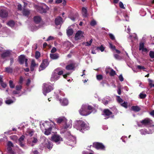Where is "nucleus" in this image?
Returning <instances> with one entry per match:
<instances>
[{
    "label": "nucleus",
    "mask_w": 154,
    "mask_h": 154,
    "mask_svg": "<svg viewBox=\"0 0 154 154\" xmlns=\"http://www.w3.org/2000/svg\"><path fill=\"white\" fill-rule=\"evenodd\" d=\"M40 125L42 131L45 130L44 134L47 135L50 134L52 129L54 128L53 125L51 124L50 122L47 121L40 122Z\"/></svg>",
    "instance_id": "nucleus-1"
},
{
    "label": "nucleus",
    "mask_w": 154,
    "mask_h": 154,
    "mask_svg": "<svg viewBox=\"0 0 154 154\" xmlns=\"http://www.w3.org/2000/svg\"><path fill=\"white\" fill-rule=\"evenodd\" d=\"M74 127L82 133H84V131L89 129L88 125L86 124L84 122L80 120L76 121Z\"/></svg>",
    "instance_id": "nucleus-2"
},
{
    "label": "nucleus",
    "mask_w": 154,
    "mask_h": 154,
    "mask_svg": "<svg viewBox=\"0 0 154 154\" xmlns=\"http://www.w3.org/2000/svg\"><path fill=\"white\" fill-rule=\"evenodd\" d=\"M54 89L53 85L50 83H45L43 84V93L46 96L47 93L50 92Z\"/></svg>",
    "instance_id": "nucleus-3"
},
{
    "label": "nucleus",
    "mask_w": 154,
    "mask_h": 154,
    "mask_svg": "<svg viewBox=\"0 0 154 154\" xmlns=\"http://www.w3.org/2000/svg\"><path fill=\"white\" fill-rule=\"evenodd\" d=\"M80 114L82 116H86L90 114L91 112L88 111L87 109V106L83 105L79 110Z\"/></svg>",
    "instance_id": "nucleus-4"
},
{
    "label": "nucleus",
    "mask_w": 154,
    "mask_h": 154,
    "mask_svg": "<svg viewBox=\"0 0 154 154\" xmlns=\"http://www.w3.org/2000/svg\"><path fill=\"white\" fill-rule=\"evenodd\" d=\"M140 122L141 124H138V125L139 126L142 127L143 126H146L151 125L152 123V121L149 119L147 118L141 121Z\"/></svg>",
    "instance_id": "nucleus-5"
},
{
    "label": "nucleus",
    "mask_w": 154,
    "mask_h": 154,
    "mask_svg": "<svg viewBox=\"0 0 154 154\" xmlns=\"http://www.w3.org/2000/svg\"><path fill=\"white\" fill-rule=\"evenodd\" d=\"M35 7V8H41V13H45L49 9L48 7L44 3L42 4L41 6L36 5Z\"/></svg>",
    "instance_id": "nucleus-6"
},
{
    "label": "nucleus",
    "mask_w": 154,
    "mask_h": 154,
    "mask_svg": "<svg viewBox=\"0 0 154 154\" xmlns=\"http://www.w3.org/2000/svg\"><path fill=\"white\" fill-rule=\"evenodd\" d=\"M52 141L54 142L57 144H59L60 141H63V139L60 136L58 135H54L51 137Z\"/></svg>",
    "instance_id": "nucleus-7"
},
{
    "label": "nucleus",
    "mask_w": 154,
    "mask_h": 154,
    "mask_svg": "<svg viewBox=\"0 0 154 154\" xmlns=\"http://www.w3.org/2000/svg\"><path fill=\"white\" fill-rule=\"evenodd\" d=\"M67 139L69 141L67 143L68 145L72 146L74 144L76 143V138L73 136L71 135H69Z\"/></svg>",
    "instance_id": "nucleus-8"
},
{
    "label": "nucleus",
    "mask_w": 154,
    "mask_h": 154,
    "mask_svg": "<svg viewBox=\"0 0 154 154\" xmlns=\"http://www.w3.org/2000/svg\"><path fill=\"white\" fill-rule=\"evenodd\" d=\"M65 123V125L64 128H63L61 130V133H63L64 131H65L66 129L68 128H70L72 126V121H69L68 122L66 121Z\"/></svg>",
    "instance_id": "nucleus-9"
},
{
    "label": "nucleus",
    "mask_w": 154,
    "mask_h": 154,
    "mask_svg": "<svg viewBox=\"0 0 154 154\" xmlns=\"http://www.w3.org/2000/svg\"><path fill=\"white\" fill-rule=\"evenodd\" d=\"M149 130V131H148L145 129H142L140 130V131L142 135L152 134L154 131V126L150 127Z\"/></svg>",
    "instance_id": "nucleus-10"
},
{
    "label": "nucleus",
    "mask_w": 154,
    "mask_h": 154,
    "mask_svg": "<svg viewBox=\"0 0 154 154\" xmlns=\"http://www.w3.org/2000/svg\"><path fill=\"white\" fill-rule=\"evenodd\" d=\"M48 64L49 63L47 60H43L42 63L40 65L39 67V71H40L44 70L48 66Z\"/></svg>",
    "instance_id": "nucleus-11"
},
{
    "label": "nucleus",
    "mask_w": 154,
    "mask_h": 154,
    "mask_svg": "<svg viewBox=\"0 0 154 154\" xmlns=\"http://www.w3.org/2000/svg\"><path fill=\"white\" fill-rule=\"evenodd\" d=\"M19 62L21 64H23L24 62H25V66L27 67L28 66V59L25 58L24 56L21 55L19 57Z\"/></svg>",
    "instance_id": "nucleus-12"
},
{
    "label": "nucleus",
    "mask_w": 154,
    "mask_h": 154,
    "mask_svg": "<svg viewBox=\"0 0 154 154\" xmlns=\"http://www.w3.org/2000/svg\"><path fill=\"white\" fill-rule=\"evenodd\" d=\"M93 146L97 149H105L104 146L102 143L98 142L94 143Z\"/></svg>",
    "instance_id": "nucleus-13"
},
{
    "label": "nucleus",
    "mask_w": 154,
    "mask_h": 154,
    "mask_svg": "<svg viewBox=\"0 0 154 154\" xmlns=\"http://www.w3.org/2000/svg\"><path fill=\"white\" fill-rule=\"evenodd\" d=\"M45 142L42 143L43 145L45 147L47 148L48 149H50L53 146V144L49 141H48L47 139H45Z\"/></svg>",
    "instance_id": "nucleus-14"
},
{
    "label": "nucleus",
    "mask_w": 154,
    "mask_h": 154,
    "mask_svg": "<svg viewBox=\"0 0 154 154\" xmlns=\"http://www.w3.org/2000/svg\"><path fill=\"white\" fill-rule=\"evenodd\" d=\"M139 50L141 51L143 54L147 53L148 50L146 48L144 47V44L143 43H140V44Z\"/></svg>",
    "instance_id": "nucleus-15"
},
{
    "label": "nucleus",
    "mask_w": 154,
    "mask_h": 154,
    "mask_svg": "<svg viewBox=\"0 0 154 154\" xmlns=\"http://www.w3.org/2000/svg\"><path fill=\"white\" fill-rule=\"evenodd\" d=\"M84 33L81 31L79 30L76 33L75 38V39H80L84 37Z\"/></svg>",
    "instance_id": "nucleus-16"
},
{
    "label": "nucleus",
    "mask_w": 154,
    "mask_h": 154,
    "mask_svg": "<svg viewBox=\"0 0 154 154\" xmlns=\"http://www.w3.org/2000/svg\"><path fill=\"white\" fill-rule=\"evenodd\" d=\"M12 51L10 50H7L1 54V57L3 58L9 56L11 54Z\"/></svg>",
    "instance_id": "nucleus-17"
},
{
    "label": "nucleus",
    "mask_w": 154,
    "mask_h": 154,
    "mask_svg": "<svg viewBox=\"0 0 154 154\" xmlns=\"http://www.w3.org/2000/svg\"><path fill=\"white\" fill-rule=\"evenodd\" d=\"M59 78L60 76L57 75L55 72H53L51 80V81H55L57 80Z\"/></svg>",
    "instance_id": "nucleus-18"
},
{
    "label": "nucleus",
    "mask_w": 154,
    "mask_h": 154,
    "mask_svg": "<svg viewBox=\"0 0 154 154\" xmlns=\"http://www.w3.org/2000/svg\"><path fill=\"white\" fill-rule=\"evenodd\" d=\"M8 15V12L5 10H2L0 11V16L2 18L7 17Z\"/></svg>",
    "instance_id": "nucleus-19"
},
{
    "label": "nucleus",
    "mask_w": 154,
    "mask_h": 154,
    "mask_svg": "<svg viewBox=\"0 0 154 154\" xmlns=\"http://www.w3.org/2000/svg\"><path fill=\"white\" fill-rule=\"evenodd\" d=\"M38 65V64L35 63L34 60H32L31 61V63L30 66V70L32 71H34L35 68L37 67Z\"/></svg>",
    "instance_id": "nucleus-20"
},
{
    "label": "nucleus",
    "mask_w": 154,
    "mask_h": 154,
    "mask_svg": "<svg viewBox=\"0 0 154 154\" xmlns=\"http://www.w3.org/2000/svg\"><path fill=\"white\" fill-rule=\"evenodd\" d=\"M55 23L56 25H59L62 23V20L60 17H58L55 19Z\"/></svg>",
    "instance_id": "nucleus-21"
},
{
    "label": "nucleus",
    "mask_w": 154,
    "mask_h": 154,
    "mask_svg": "<svg viewBox=\"0 0 154 154\" xmlns=\"http://www.w3.org/2000/svg\"><path fill=\"white\" fill-rule=\"evenodd\" d=\"M56 120L57 123H60L62 122H66V121H67V120L64 117H61L56 119Z\"/></svg>",
    "instance_id": "nucleus-22"
},
{
    "label": "nucleus",
    "mask_w": 154,
    "mask_h": 154,
    "mask_svg": "<svg viewBox=\"0 0 154 154\" xmlns=\"http://www.w3.org/2000/svg\"><path fill=\"white\" fill-rule=\"evenodd\" d=\"M22 13L24 16L28 17L30 14V11L28 9H23Z\"/></svg>",
    "instance_id": "nucleus-23"
},
{
    "label": "nucleus",
    "mask_w": 154,
    "mask_h": 154,
    "mask_svg": "<svg viewBox=\"0 0 154 154\" xmlns=\"http://www.w3.org/2000/svg\"><path fill=\"white\" fill-rule=\"evenodd\" d=\"M50 57L53 60L57 59L59 57V55L57 53L50 54Z\"/></svg>",
    "instance_id": "nucleus-24"
},
{
    "label": "nucleus",
    "mask_w": 154,
    "mask_h": 154,
    "mask_svg": "<svg viewBox=\"0 0 154 154\" xmlns=\"http://www.w3.org/2000/svg\"><path fill=\"white\" fill-rule=\"evenodd\" d=\"M61 105L63 106H66L68 104V100L66 99H64L62 100L60 99H59Z\"/></svg>",
    "instance_id": "nucleus-25"
},
{
    "label": "nucleus",
    "mask_w": 154,
    "mask_h": 154,
    "mask_svg": "<svg viewBox=\"0 0 154 154\" xmlns=\"http://www.w3.org/2000/svg\"><path fill=\"white\" fill-rule=\"evenodd\" d=\"M131 109L135 112H138L140 110V108L137 106H132L131 107Z\"/></svg>",
    "instance_id": "nucleus-26"
},
{
    "label": "nucleus",
    "mask_w": 154,
    "mask_h": 154,
    "mask_svg": "<svg viewBox=\"0 0 154 154\" xmlns=\"http://www.w3.org/2000/svg\"><path fill=\"white\" fill-rule=\"evenodd\" d=\"M42 19L41 17L39 16H35L34 18V20L35 22L36 23H38L41 21Z\"/></svg>",
    "instance_id": "nucleus-27"
},
{
    "label": "nucleus",
    "mask_w": 154,
    "mask_h": 154,
    "mask_svg": "<svg viewBox=\"0 0 154 154\" xmlns=\"http://www.w3.org/2000/svg\"><path fill=\"white\" fill-rule=\"evenodd\" d=\"M33 131L32 129H28L26 133V134L27 135H28L30 137H31L32 136L33 134Z\"/></svg>",
    "instance_id": "nucleus-28"
},
{
    "label": "nucleus",
    "mask_w": 154,
    "mask_h": 154,
    "mask_svg": "<svg viewBox=\"0 0 154 154\" xmlns=\"http://www.w3.org/2000/svg\"><path fill=\"white\" fill-rule=\"evenodd\" d=\"M24 137H25L24 136L22 135L19 139V144L22 147H23L24 146V144L23 143V141L24 139Z\"/></svg>",
    "instance_id": "nucleus-29"
},
{
    "label": "nucleus",
    "mask_w": 154,
    "mask_h": 154,
    "mask_svg": "<svg viewBox=\"0 0 154 154\" xmlns=\"http://www.w3.org/2000/svg\"><path fill=\"white\" fill-rule=\"evenodd\" d=\"M60 68H57L54 72H55V73L58 75H61L63 73V71L62 70L60 71Z\"/></svg>",
    "instance_id": "nucleus-30"
},
{
    "label": "nucleus",
    "mask_w": 154,
    "mask_h": 154,
    "mask_svg": "<svg viewBox=\"0 0 154 154\" xmlns=\"http://www.w3.org/2000/svg\"><path fill=\"white\" fill-rule=\"evenodd\" d=\"M82 14L84 17H87L88 14L87 13V10L85 8H82Z\"/></svg>",
    "instance_id": "nucleus-31"
},
{
    "label": "nucleus",
    "mask_w": 154,
    "mask_h": 154,
    "mask_svg": "<svg viewBox=\"0 0 154 154\" xmlns=\"http://www.w3.org/2000/svg\"><path fill=\"white\" fill-rule=\"evenodd\" d=\"M108 97L107 98L109 99V100H106L105 99H104L102 100V103L105 105L108 104L109 102L111 100V99L109 97Z\"/></svg>",
    "instance_id": "nucleus-32"
},
{
    "label": "nucleus",
    "mask_w": 154,
    "mask_h": 154,
    "mask_svg": "<svg viewBox=\"0 0 154 154\" xmlns=\"http://www.w3.org/2000/svg\"><path fill=\"white\" fill-rule=\"evenodd\" d=\"M7 25L9 26L13 27L15 25V23L14 21L13 20L9 21L7 23Z\"/></svg>",
    "instance_id": "nucleus-33"
},
{
    "label": "nucleus",
    "mask_w": 154,
    "mask_h": 154,
    "mask_svg": "<svg viewBox=\"0 0 154 154\" xmlns=\"http://www.w3.org/2000/svg\"><path fill=\"white\" fill-rule=\"evenodd\" d=\"M74 68V65L73 64H71L67 66L66 67V69L67 70H72Z\"/></svg>",
    "instance_id": "nucleus-34"
},
{
    "label": "nucleus",
    "mask_w": 154,
    "mask_h": 154,
    "mask_svg": "<svg viewBox=\"0 0 154 154\" xmlns=\"http://www.w3.org/2000/svg\"><path fill=\"white\" fill-rule=\"evenodd\" d=\"M148 80L149 82V85L150 86V87H154V81L150 79H148Z\"/></svg>",
    "instance_id": "nucleus-35"
},
{
    "label": "nucleus",
    "mask_w": 154,
    "mask_h": 154,
    "mask_svg": "<svg viewBox=\"0 0 154 154\" xmlns=\"http://www.w3.org/2000/svg\"><path fill=\"white\" fill-rule=\"evenodd\" d=\"M70 44V43L69 41H66L63 44V46L64 47L68 48L69 47Z\"/></svg>",
    "instance_id": "nucleus-36"
},
{
    "label": "nucleus",
    "mask_w": 154,
    "mask_h": 154,
    "mask_svg": "<svg viewBox=\"0 0 154 154\" xmlns=\"http://www.w3.org/2000/svg\"><path fill=\"white\" fill-rule=\"evenodd\" d=\"M104 114L106 116H109L112 114V112L108 109H105L104 111Z\"/></svg>",
    "instance_id": "nucleus-37"
},
{
    "label": "nucleus",
    "mask_w": 154,
    "mask_h": 154,
    "mask_svg": "<svg viewBox=\"0 0 154 154\" xmlns=\"http://www.w3.org/2000/svg\"><path fill=\"white\" fill-rule=\"evenodd\" d=\"M73 33V30L72 29H69L67 30V34L68 35H71Z\"/></svg>",
    "instance_id": "nucleus-38"
},
{
    "label": "nucleus",
    "mask_w": 154,
    "mask_h": 154,
    "mask_svg": "<svg viewBox=\"0 0 154 154\" xmlns=\"http://www.w3.org/2000/svg\"><path fill=\"white\" fill-rule=\"evenodd\" d=\"M7 100H5V103L6 104H10L11 103H13L14 101L12 100L8 99V98H7Z\"/></svg>",
    "instance_id": "nucleus-39"
},
{
    "label": "nucleus",
    "mask_w": 154,
    "mask_h": 154,
    "mask_svg": "<svg viewBox=\"0 0 154 154\" xmlns=\"http://www.w3.org/2000/svg\"><path fill=\"white\" fill-rule=\"evenodd\" d=\"M37 141V139L35 137H34L33 140H32V143L30 145L32 146H33L34 145V144L36 143Z\"/></svg>",
    "instance_id": "nucleus-40"
},
{
    "label": "nucleus",
    "mask_w": 154,
    "mask_h": 154,
    "mask_svg": "<svg viewBox=\"0 0 154 154\" xmlns=\"http://www.w3.org/2000/svg\"><path fill=\"white\" fill-rule=\"evenodd\" d=\"M134 38V39H137V35L135 34H134L133 36L130 35L128 38L129 39H130L131 42L132 41V39Z\"/></svg>",
    "instance_id": "nucleus-41"
},
{
    "label": "nucleus",
    "mask_w": 154,
    "mask_h": 154,
    "mask_svg": "<svg viewBox=\"0 0 154 154\" xmlns=\"http://www.w3.org/2000/svg\"><path fill=\"white\" fill-rule=\"evenodd\" d=\"M9 84L10 87L11 88H14L15 87V85L13 83V82L12 80H10L9 81Z\"/></svg>",
    "instance_id": "nucleus-42"
},
{
    "label": "nucleus",
    "mask_w": 154,
    "mask_h": 154,
    "mask_svg": "<svg viewBox=\"0 0 154 154\" xmlns=\"http://www.w3.org/2000/svg\"><path fill=\"white\" fill-rule=\"evenodd\" d=\"M5 70L8 73H12L13 72V69L10 67L6 68Z\"/></svg>",
    "instance_id": "nucleus-43"
},
{
    "label": "nucleus",
    "mask_w": 154,
    "mask_h": 154,
    "mask_svg": "<svg viewBox=\"0 0 154 154\" xmlns=\"http://www.w3.org/2000/svg\"><path fill=\"white\" fill-rule=\"evenodd\" d=\"M149 56L152 59H154V51H150L149 53Z\"/></svg>",
    "instance_id": "nucleus-44"
},
{
    "label": "nucleus",
    "mask_w": 154,
    "mask_h": 154,
    "mask_svg": "<svg viewBox=\"0 0 154 154\" xmlns=\"http://www.w3.org/2000/svg\"><path fill=\"white\" fill-rule=\"evenodd\" d=\"M121 105L125 108H128V103L127 102L125 101L124 103L121 104Z\"/></svg>",
    "instance_id": "nucleus-45"
},
{
    "label": "nucleus",
    "mask_w": 154,
    "mask_h": 154,
    "mask_svg": "<svg viewBox=\"0 0 154 154\" xmlns=\"http://www.w3.org/2000/svg\"><path fill=\"white\" fill-rule=\"evenodd\" d=\"M40 53L38 51H36L35 53V58L37 59L40 57Z\"/></svg>",
    "instance_id": "nucleus-46"
},
{
    "label": "nucleus",
    "mask_w": 154,
    "mask_h": 154,
    "mask_svg": "<svg viewBox=\"0 0 154 154\" xmlns=\"http://www.w3.org/2000/svg\"><path fill=\"white\" fill-rule=\"evenodd\" d=\"M117 101L120 103H122L123 102V100L119 96H117Z\"/></svg>",
    "instance_id": "nucleus-47"
},
{
    "label": "nucleus",
    "mask_w": 154,
    "mask_h": 154,
    "mask_svg": "<svg viewBox=\"0 0 154 154\" xmlns=\"http://www.w3.org/2000/svg\"><path fill=\"white\" fill-rule=\"evenodd\" d=\"M0 84L1 86L4 88H5L7 86V85L6 83L5 82H2L1 83H0Z\"/></svg>",
    "instance_id": "nucleus-48"
},
{
    "label": "nucleus",
    "mask_w": 154,
    "mask_h": 154,
    "mask_svg": "<svg viewBox=\"0 0 154 154\" xmlns=\"http://www.w3.org/2000/svg\"><path fill=\"white\" fill-rule=\"evenodd\" d=\"M114 56L115 58L117 60H120L122 59L120 56L117 54H114Z\"/></svg>",
    "instance_id": "nucleus-49"
},
{
    "label": "nucleus",
    "mask_w": 154,
    "mask_h": 154,
    "mask_svg": "<svg viewBox=\"0 0 154 154\" xmlns=\"http://www.w3.org/2000/svg\"><path fill=\"white\" fill-rule=\"evenodd\" d=\"M96 77L97 79L98 80H100L103 78V76L101 75H97Z\"/></svg>",
    "instance_id": "nucleus-50"
},
{
    "label": "nucleus",
    "mask_w": 154,
    "mask_h": 154,
    "mask_svg": "<svg viewBox=\"0 0 154 154\" xmlns=\"http://www.w3.org/2000/svg\"><path fill=\"white\" fill-rule=\"evenodd\" d=\"M109 35L110 38L112 40L115 39V37L114 35L112 33H109Z\"/></svg>",
    "instance_id": "nucleus-51"
},
{
    "label": "nucleus",
    "mask_w": 154,
    "mask_h": 154,
    "mask_svg": "<svg viewBox=\"0 0 154 154\" xmlns=\"http://www.w3.org/2000/svg\"><path fill=\"white\" fill-rule=\"evenodd\" d=\"M97 24L96 22L94 20H92L90 23L91 25L92 26H94Z\"/></svg>",
    "instance_id": "nucleus-52"
},
{
    "label": "nucleus",
    "mask_w": 154,
    "mask_h": 154,
    "mask_svg": "<svg viewBox=\"0 0 154 154\" xmlns=\"http://www.w3.org/2000/svg\"><path fill=\"white\" fill-rule=\"evenodd\" d=\"M109 48L112 49L113 51L115 50V46H113L111 43H109Z\"/></svg>",
    "instance_id": "nucleus-53"
},
{
    "label": "nucleus",
    "mask_w": 154,
    "mask_h": 154,
    "mask_svg": "<svg viewBox=\"0 0 154 154\" xmlns=\"http://www.w3.org/2000/svg\"><path fill=\"white\" fill-rule=\"evenodd\" d=\"M110 74L111 76H113L116 74V72L113 69H112L110 73Z\"/></svg>",
    "instance_id": "nucleus-54"
},
{
    "label": "nucleus",
    "mask_w": 154,
    "mask_h": 154,
    "mask_svg": "<svg viewBox=\"0 0 154 154\" xmlns=\"http://www.w3.org/2000/svg\"><path fill=\"white\" fill-rule=\"evenodd\" d=\"M137 68L138 69H143L144 71H145V69H146L145 67L143 66L140 65H138L137 66Z\"/></svg>",
    "instance_id": "nucleus-55"
},
{
    "label": "nucleus",
    "mask_w": 154,
    "mask_h": 154,
    "mask_svg": "<svg viewBox=\"0 0 154 154\" xmlns=\"http://www.w3.org/2000/svg\"><path fill=\"white\" fill-rule=\"evenodd\" d=\"M119 6L121 8L124 9L125 8V7H124L123 3L121 2H119Z\"/></svg>",
    "instance_id": "nucleus-56"
},
{
    "label": "nucleus",
    "mask_w": 154,
    "mask_h": 154,
    "mask_svg": "<svg viewBox=\"0 0 154 154\" xmlns=\"http://www.w3.org/2000/svg\"><path fill=\"white\" fill-rule=\"evenodd\" d=\"M16 89L17 91L20 90L22 88V86L20 85H17L16 86Z\"/></svg>",
    "instance_id": "nucleus-57"
},
{
    "label": "nucleus",
    "mask_w": 154,
    "mask_h": 154,
    "mask_svg": "<svg viewBox=\"0 0 154 154\" xmlns=\"http://www.w3.org/2000/svg\"><path fill=\"white\" fill-rule=\"evenodd\" d=\"M146 95L145 94L141 93L140 94V97L141 98H144L146 97Z\"/></svg>",
    "instance_id": "nucleus-58"
},
{
    "label": "nucleus",
    "mask_w": 154,
    "mask_h": 154,
    "mask_svg": "<svg viewBox=\"0 0 154 154\" xmlns=\"http://www.w3.org/2000/svg\"><path fill=\"white\" fill-rule=\"evenodd\" d=\"M119 78L120 81L121 82H122L124 80V78L122 74L120 75L119 77Z\"/></svg>",
    "instance_id": "nucleus-59"
},
{
    "label": "nucleus",
    "mask_w": 154,
    "mask_h": 154,
    "mask_svg": "<svg viewBox=\"0 0 154 154\" xmlns=\"http://www.w3.org/2000/svg\"><path fill=\"white\" fill-rule=\"evenodd\" d=\"M57 51L56 48H55L54 47L52 48V50H51V52L52 53H55L56 51Z\"/></svg>",
    "instance_id": "nucleus-60"
},
{
    "label": "nucleus",
    "mask_w": 154,
    "mask_h": 154,
    "mask_svg": "<svg viewBox=\"0 0 154 154\" xmlns=\"http://www.w3.org/2000/svg\"><path fill=\"white\" fill-rule=\"evenodd\" d=\"M87 109L88 111H90V112H91V110L93 108L91 106H87Z\"/></svg>",
    "instance_id": "nucleus-61"
},
{
    "label": "nucleus",
    "mask_w": 154,
    "mask_h": 154,
    "mask_svg": "<svg viewBox=\"0 0 154 154\" xmlns=\"http://www.w3.org/2000/svg\"><path fill=\"white\" fill-rule=\"evenodd\" d=\"M98 48L102 52L104 50V47H103L102 45L99 48Z\"/></svg>",
    "instance_id": "nucleus-62"
},
{
    "label": "nucleus",
    "mask_w": 154,
    "mask_h": 154,
    "mask_svg": "<svg viewBox=\"0 0 154 154\" xmlns=\"http://www.w3.org/2000/svg\"><path fill=\"white\" fill-rule=\"evenodd\" d=\"M11 138L12 140H16L17 139V138L16 136H11Z\"/></svg>",
    "instance_id": "nucleus-63"
},
{
    "label": "nucleus",
    "mask_w": 154,
    "mask_h": 154,
    "mask_svg": "<svg viewBox=\"0 0 154 154\" xmlns=\"http://www.w3.org/2000/svg\"><path fill=\"white\" fill-rule=\"evenodd\" d=\"M17 9L18 10L21 11L22 9V6L21 5L19 4L17 5Z\"/></svg>",
    "instance_id": "nucleus-64"
}]
</instances>
